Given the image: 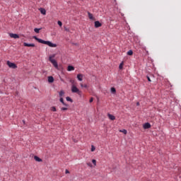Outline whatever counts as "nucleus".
<instances>
[{"label":"nucleus","mask_w":181,"mask_h":181,"mask_svg":"<svg viewBox=\"0 0 181 181\" xmlns=\"http://www.w3.org/2000/svg\"><path fill=\"white\" fill-rule=\"evenodd\" d=\"M33 39L37 40V42H38L39 43H42V45H47V46H49V47H57V45L53 44L50 41H45V40H42L40 38H38L36 36H34Z\"/></svg>","instance_id":"obj_1"},{"label":"nucleus","mask_w":181,"mask_h":181,"mask_svg":"<svg viewBox=\"0 0 181 181\" xmlns=\"http://www.w3.org/2000/svg\"><path fill=\"white\" fill-rule=\"evenodd\" d=\"M71 91L72 93H76V94H78V95H81V92L80 89H78V88H77V86H76L75 85L71 86Z\"/></svg>","instance_id":"obj_2"},{"label":"nucleus","mask_w":181,"mask_h":181,"mask_svg":"<svg viewBox=\"0 0 181 181\" xmlns=\"http://www.w3.org/2000/svg\"><path fill=\"white\" fill-rule=\"evenodd\" d=\"M7 65L8 66V67H10V69H17L18 66H16V64H15V63H12L9 61L7 62Z\"/></svg>","instance_id":"obj_3"},{"label":"nucleus","mask_w":181,"mask_h":181,"mask_svg":"<svg viewBox=\"0 0 181 181\" xmlns=\"http://www.w3.org/2000/svg\"><path fill=\"white\" fill-rule=\"evenodd\" d=\"M50 63H52V64H53L54 67H55V69H59V64H57V61L56 59H53L49 61Z\"/></svg>","instance_id":"obj_4"},{"label":"nucleus","mask_w":181,"mask_h":181,"mask_svg":"<svg viewBox=\"0 0 181 181\" xmlns=\"http://www.w3.org/2000/svg\"><path fill=\"white\" fill-rule=\"evenodd\" d=\"M9 36L13 39H19V35L18 34L10 33Z\"/></svg>","instance_id":"obj_5"},{"label":"nucleus","mask_w":181,"mask_h":181,"mask_svg":"<svg viewBox=\"0 0 181 181\" xmlns=\"http://www.w3.org/2000/svg\"><path fill=\"white\" fill-rule=\"evenodd\" d=\"M144 129H149L151 128V124L150 123H145L143 126Z\"/></svg>","instance_id":"obj_6"},{"label":"nucleus","mask_w":181,"mask_h":181,"mask_svg":"<svg viewBox=\"0 0 181 181\" xmlns=\"http://www.w3.org/2000/svg\"><path fill=\"white\" fill-rule=\"evenodd\" d=\"M23 46L25 47H35V44H28L27 42H24Z\"/></svg>","instance_id":"obj_7"},{"label":"nucleus","mask_w":181,"mask_h":181,"mask_svg":"<svg viewBox=\"0 0 181 181\" xmlns=\"http://www.w3.org/2000/svg\"><path fill=\"white\" fill-rule=\"evenodd\" d=\"M83 77H84V75H83L81 74H78L77 75V78H78V81H83Z\"/></svg>","instance_id":"obj_8"},{"label":"nucleus","mask_w":181,"mask_h":181,"mask_svg":"<svg viewBox=\"0 0 181 181\" xmlns=\"http://www.w3.org/2000/svg\"><path fill=\"white\" fill-rule=\"evenodd\" d=\"M101 26H103V25L100 21H95V28H101Z\"/></svg>","instance_id":"obj_9"},{"label":"nucleus","mask_w":181,"mask_h":181,"mask_svg":"<svg viewBox=\"0 0 181 181\" xmlns=\"http://www.w3.org/2000/svg\"><path fill=\"white\" fill-rule=\"evenodd\" d=\"M107 117L109 119H111V121H115V116H114L110 113L107 114Z\"/></svg>","instance_id":"obj_10"},{"label":"nucleus","mask_w":181,"mask_h":181,"mask_svg":"<svg viewBox=\"0 0 181 181\" xmlns=\"http://www.w3.org/2000/svg\"><path fill=\"white\" fill-rule=\"evenodd\" d=\"M88 18L91 21H95V18H94V16H93V13L88 12Z\"/></svg>","instance_id":"obj_11"},{"label":"nucleus","mask_w":181,"mask_h":181,"mask_svg":"<svg viewBox=\"0 0 181 181\" xmlns=\"http://www.w3.org/2000/svg\"><path fill=\"white\" fill-rule=\"evenodd\" d=\"M59 101H60V103H62L63 104V105H64L65 107H69V105H68V104H66V103H64V100L63 99V98H60Z\"/></svg>","instance_id":"obj_12"},{"label":"nucleus","mask_w":181,"mask_h":181,"mask_svg":"<svg viewBox=\"0 0 181 181\" xmlns=\"http://www.w3.org/2000/svg\"><path fill=\"white\" fill-rule=\"evenodd\" d=\"M39 11H40V13H42V15H46V10L45 8H40L39 9Z\"/></svg>","instance_id":"obj_13"},{"label":"nucleus","mask_w":181,"mask_h":181,"mask_svg":"<svg viewBox=\"0 0 181 181\" xmlns=\"http://www.w3.org/2000/svg\"><path fill=\"white\" fill-rule=\"evenodd\" d=\"M67 70H68V71H74V66L69 65V66H68Z\"/></svg>","instance_id":"obj_14"},{"label":"nucleus","mask_w":181,"mask_h":181,"mask_svg":"<svg viewBox=\"0 0 181 181\" xmlns=\"http://www.w3.org/2000/svg\"><path fill=\"white\" fill-rule=\"evenodd\" d=\"M34 159L36 160V162H42V160L37 156H34Z\"/></svg>","instance_id":"obj_15"},{"label":"nucleus","mask_w":181,"mask_h":181,"mask_svg":"<svg viewBox=\"0 0 181 181\" xmlns=\"http://www.w3.org/2000/svg\"><path fill=\"white\" fill-rule=\"evenodd\" d=\"M54 81V78L53 76H48V82L53 83Z\"/></svg>","instance_id":"obj_16"},{"label":"nucleus","mask_w":181,"mask_h":181,"mask_svg":"<svg viewBox=\"0 0 181 181\" xmlns=\"http://www.w3.org/2000/svg\"><path fill=\"white\" fill-rule=\"evenodd\" d=\"M56 57V54H52V55H50L49 57V61L50 62V61H52V60H54V59H54Z\"/></svg>","instance_id":"obj_17"},{"label":"nucleus","mask_w":181,"mask_h":181,"mask_svg":"<svg viewBox=\"0 0 181 181\" xmlns=\"http://www.w3.org/2000/svg\"><path fill=\"white\" fill-rule=\"evenodd\" d=\"M64 96V90H61L59 92V97H60V98H63Z\"/></svg>","instance_id":"obj_18"},{"label":"nucleus","mask_w":181,"mask_h":181,"mask_svg":"<svg viewBox=\"0 0 181 181\" xmlns=\"http://www.w3.org/2000/svg\"><path fill=\"white\" fill-rule=\"evenodd\" d=\"M80 86L82 88H88V86H87V84L80 83Z\"/></svg>","instance_id":"obj_19"},{"label":"nucleus","mask_w":181,"mask_h":181,"mask_svg":"<svg viewBox=\"0 0 181 181\" xmlns=\"http://www.w3.org/2000/svg\"><path fill=\"white\" fill-rule=\"evenodd\" d=\"M42 28H35L34 29V32H35V33H39V32H40V30H41Z\"/></svg>","instance_id":"obj_20"},{"label":"nucleus","mask_w":181,"mask_h":181,"mask_svg":"<svg viewBox=\"0 0 181 181\" xmlns=\"http://www.w3.org/2000/svg\"><path fill=\"white\" fill-rule=\"evenodd\" d=\"M127 54L128 56H132V54H134V52H132V50H129L127 52Z\"/></svg>","instance_id":"obj_21"},{"label":"nucleus","mask_w":181,"mask_h":181,"mask_svg":"<svg viewBox=\"0 0 181 181\" xmlns=\"http://www.w3.org/2000/svg\"><path fill=\"white\" fill-rule=\"evenodd\" d=\"M122 67H124V62H122L119 66V70H122Z\"/></svg>","instance_id":"obj_22"},{"label":"nucleus","mask_w":181,"mask_h":181,"mask_svg":"<svg viewBox=\"0 0 181 181\" xmlns=\"http://www.w3.org/2000/svg\"><path fill=\"white\" fill-rule=\"evenodd\" d=\"M111 93H112L113 94H115V93H117L115 88H111Z\"/></svg>","instance_id":"obj_23"},{"label":"nucleus","mask_w":181,"mask_h":181,"mask_svg":"<svg viewBox=\"0 0 181 181\" xmlns=\"http://www.w3.org/2000/svg\"><path fill=\"white\" fill-rule=\"evenodd\" d=\"M119 132H122L123 134H124V135H127V129L119 130Z\"/></svg>","instance_id":"obj_24"},{"label":"nucleus","mask_w":181,"mask_h":181,"mask_svg":"<svg viewBox=\"0 0 181 181\" xmlns=\"http://www.w3.org/2000/svg\"><path fill=\"white\" fill-rule=\"evenodd\" d=\"M92 163L94 165V166H97V160H95V159L92 160Z\"/></svg>","instance_id":"obj_25"},{"label":"nucleus","mask_w":181,"mask_h":181,"mask_svg":"<svg viewBox=\"0 0 181 181\" xmlns=\"http://www.w3.org/2000/svg\"><path fill=\"white\" fill-rule=\"evenodd\" d=\"M66 101H70L71 103H73V100H71V98H70V97H66Z\"/></svg>","instance_id":"obj_26"},{"label":"nucleus","mask_w":181,"mask_h":181,"mask_svg":"<svg viewBox=\"0 0 181 181\" xmlns=\"http://www.w3.org/2000/svg\"><path fill=\"white\" fill-rule=\"evenodd\" d=\"M51 111H53V112H56V111H57L56 107H51Z\"/></svg>","instance_id":"obj_27"},{"label":"nucleus","mask_w":181,"mask_h":181,"mask_svg":"<svg viewBox=\"0 0 181 181\" xmlns=\"http://www.w3.org/2000/svg\"><path fill=\"white\" fill-rule=\"evenodd\" d=\"M94 151H95V146H91V152H94Z\"/></svg>","instance_id":"obj_28"},{"label":"nucleus","mask_w":181,"mask_h":181,"mask_svg":"<svg viewBox=\"0 0 181 181\" xmlns=\"http://www.w3.org/2000/svg\"><path fill=\"white\" fill-rule=\"evenodd\" d=\"M86 165L89 166V168H93V164H91V163H87Z\"/></svg>","instance_id":"obj_29"},{"label":"nucleus","mask_w":181,"mask_h":181,"mask_svg":"<svg viewBox=\"0 0 181 181\" xmlns=\"http://www.w3.org/2000/svg\"><path fill=\"white\" fill-rule=\"evenodd\" d=\"M58 25L59 26H63V23H62V21H58Z\"/></svg>","instance_id":"obj_30"},{"label":"nucleus","mask_w":181,"mask_h":181,"mask_svg":"<svg viewBox=\"0 0 181 181\" xmlns=\"http://www.w3.org/2000/svg\"><path fill=\"white\" fill-rule=\"evenodd\" d=\"M62 111H67V107H62Z\"/></svg>","instance_id":"obj_31"},{"label":"nucleus","mask_w":181,"mask_h":181,"mask_svg":"<svg viewBox=\"0 0 181 181\" xmlns=\"http://www.w3.org/2000/svg\"><path fill=\"white\" fill-rule=\"evenodd\" d=\"M93 101H94V98H90V99L89 100V103H93Z\"/></svg>","instance_id":"obj_32"},{"label":"nucleus","mask_w":181,"mask_h":181,"mask_svg":"<svg viewBox=\"0 0 181 181\" xmlns=\"http://www.w3.org/2000/svg\"><path fill=\"white\" fill-rule=\"evenodd\" d=\"M147 77V80H148V81H152L151 80V78L149 77V76H146Z\"/></svg>","instance_id":"obj_33"},{"label":"nucleus","mask_w":181,"mask_h":181,"mask_svg":"<svg viewBox=\"0 0 181 181\" xmlns=\"http://www.w3.org/2000/svg\"><path fill=\"white\" fill-rule=\"evenodd\" d=\"M65 173L67 175V173H70V171H69V170H66Z\"/></svg>","instance_id":"obj_34"},{"label":"nucleus","mask_w":181,"mask_h":181,"mask_svg":"<svg viewBox=\"0 0 181 181\" xmlns=\"http://www.w3.org/2000/svg\"><path fill=\"white\" fill-rule=\"evenodd\" d=\"M64 29L66 32H69V29L65 27Z\"/></svg>","instance_id":"obj_35"},{"label":"nucleus","mask_w":181,"mask_h":181,"mask_svg":"<svg viewBox=\"0 0 181 181\" xmlns=\"http://www.w3.org/2000/svg\"><path fill=\"white\" fill-rule=\"evenodd\" d=\"M136 105H137V106H139V102H137V103H136Z\"/></svg>","instance_id":"obj_36"}]
</instances>
